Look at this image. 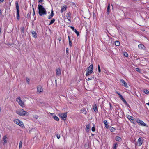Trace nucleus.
Instances as JSON below:
<instances>
[{
	"instance_id": "obj_52",
	"label": "nucleus",
	"mask_w": 149,
	"mask_h": 149,
	"mask_svg": "<svg viewBox=\"0 0 149 149\" xmlns=\"http://www.w3.org/2000/svg\"><path fill=\"white\" fill-rule=\"evenodd\" d=\"M2 14L1 10V9H0V15Z\"/></svg>"
},
{
	"instance_id": "obj_9",
	"label": "nucleus",
	"mask_w": 149,
	"mask_h": 149,
	"mask_svg": "<svg viewBox=\"0 0 149 149\" xmlns=\"http://www.w3.org/2000/svg\"><path fill=\"white\" fill-rule=\"evenodd\" d=\"M50 114L52 115L53 117V118H54L55 120L58 121L59 120V119L58 117L56 116V114L53 113H50Z\"/></svg>"
},
{
	"instance_id": "obj_47",
	"label": "nucleus",
	"mask_w": 149,
	"mask_h": 149,
	"mask_svg": "<svg viewBox=\"0 0 149 149\" xmlns=\"http://www.w3.org/2000/svg\"><path fill=\"white\" fill-rule=\"evenodd\" d=\"M92 79V78H89L87 80L89 81L91 80Z\"/></svg>"
},
{
	"instance_id": "obj_18",
	"label": "nucleus",
	"mask_w": 149,
	"mask_h": 149,
	"mask_svg": "<svg viewBox=\"0 0 149 149\" xmlns=\"http://www.w3.org/2000/svg\"><path fill=\"white\" fill-rule=\"evenodd\" d=\"M31 33L32 34L33 36V37H35V38L36 37H37V34H36V32L35 31H31Z\"/></svg>"
},
{
	"instance_id": "obj_34",
	"label": "nucleus",
	"mask_w": 149,
	"mask_h": 149,
	"mask_svg": "<svg viewBox=\"0 0 149 149\" xmlns=\"http://www.w3.org/2000/svg\"><path fill=\"white\" fill-rule=\"evenodd\" d=\"M17 19H19V10H17Z\"/></svg>"
},
{
	"instance_id": "obj_37",
	"label": "nucleus",
	"mask_w": 149,
	"mask_h": 149,
	"mask_svg": "<svg viewBox=\"0 0 149 149\" xmlns=\"http://www.w3.org/2000/svg\"><path fill=\"white\" fill-rule=\"evenodd\" d=\"M86 128L87 130H88L90 128V126L88 124L86 126Z\"/></svg>"
},
{
	"instance_id": "obj_53",
	"label": "nucleus",
	"mask_w": 149,
	"mask_h": 149,
	"mask_svg": "<svg viewBox=\"0 0 149 149\" xmlns=\"http://www.w3.org/2000/svg\"><path fill=\"white\" fill-rule=\"evenodd\" d=\"M146 104L147 105L149 106V102H148V103H146Z\"/></svg>"
},
{
	"instance_id": "obj_21",
	"label": "nucleus",
	"mask_w": 149,
	"mask_h": 149,
	"mask_svg": "<svg viewBox=\"0 0 149 149\" xmlns=\"http://www.w3.org/2000/svg\"><path fill=\"white\" fill-rule=\"evenodd\" d=\"M104 123L105 125V127L107 128H108V125H107V120H104L103 122Z\"/></svg>"
},
{
	"instance_id": "obj_40",
	"label": "nucleus",
	"mask_w": 149,
	"mask_h": 149,
	"mask_svg": "<svg viewBox=\"0 0 149 149\" xmlns=\"http://www.w3.org/2000/svg\"><path fill=\"white\" fill-rule=\"evenodd\" d=\"M33 117L36 119H37L38 118V116L35 115L33 116Z\"/></svg>"
},
{
	"instance_id": "obj_10",
	"label": "nucleus",
	"mask_w": 149,
	"mask_h": 149,
	"mask_svg": "<svg viewBox=\"0 0 149 149\" xmlns=\"http://www.w3.org/2000/svg\"><path fill=\"white\" fill-rule=\"evenodd\" d=\"M7 135H6L4 136L3 138V144L5 145L7 143Z\"/></svg>"
},
{
	"instance_id": "obj_16",
	"label": "nucleus",
	"mask_w": 149,
	"mask_h": 149,
	"mask_svg": "<svg viewBox=\"0 0 149 149\" xmlns=\"http://www.w3.org/2000/svg\"><path fill=\"white\" fill-rule=\"evenodd\" d=\"M138 47L140 49H145V46L143 45L139 44L138 45Z\"/></svg>"
},
{
	"instance_id": "obj_39",
	"label": "nucleus",
	"mask_w": 149,
	"mask_h": 149,
	"mask_svg": "<svg viewBox=\"0 0 149 149\" xmlns=\"http://www.w3.org/2000/svg\"><path fill=\"white\" fill-rule=\"evenodd\" d=\"M98 70L99 72H101V70H100V67L99 65H98Z\"/></svg>"
},
{
	"instance_id": "obj_6",
	"label": "nucleus",
	"mask_w": 149,
	"mask_h": 149,
	"mask_svg": "<svg viewBox=\"0 0 149 149\" xmlns=\"http://www.w3.org/2000/svg\"><path fill=\"white\" fill-rule=\"evenodd\" d=\"M58 115L61 119L63 120H65L67 117V112L64 113H59Z\"/></svg>"
},
{
	"instance_id": "obj_31",
	"label": "nucleus",
	"mask_w": 149,
	"mask_h": 149,
	"mask_svg": "<svg viewBox=\"0 0 149 149\" xmlns=\"http://www.w3.org/2000/svg\"><path fill=\"white\" fill-rule=\"evenodd\" d=\"M117 147V145L116 144H114L113 146V148L114 149H116Z\"/></svg>"
},
{
	"instance_id": "obj_49",
	"label": "nucleus",
	"mask_w": 149,
	"mask_h": 149,
	"mask_svg": "<svg viewBox=\"0 0 149 149\" xmlns=\"http://www.w3.org/2000/svg\"><path fill=\"white\" fill-rule=\"evenodd\" d=\"M43 0H38L39 2H42Z\"/></svg>"
},
{
	"instance_id": "obj_54",
	"label": "nucleus",
	"mask_w": 149,
	"mask_h": 149,
	"mask_svg": "<svg viewBox=\"0 0 149 149\" xmlns=\"http://www.w3.org/2000/svg\"><path fill=\"white\" fill-rule=\"evenodd\" d=\"M4 0H0V2H3Z\"/></svg>"
},
{
	"instance_id": "obj_35",
	"label": "nucleus",
	"mask_w": 149,
	"mask_h": 149,
	"mask_svg": "<svg viewBox=\"0 0 149 149\" xmlns=\"http://www.w3.org/2000/svg\"><path fill=\"white\" fill-rule=\"evenodd\" d=\"M115 130V128L112 127H111L110 128V130L111 131V132L114 131Z\"/></svg>"
},
{
	"instance_id": "obj_29",
	"label": "nucleus",
	"mask_w": 149,
	"mask_h": 149,
	"mask_svg": "<svg viewBox=\"0 0 149 149\" xmlns=\"http://www.w3.org/2000/svg\"><path fill=\"white\" fill-rule=\"evenodd\" d=\"M16 6V8L17 10H19V5L18 4V3L17 2H16L15 3Z\"/></svg>"
},
{
	"instance_id": "obj_41",
	"label": "nucleus",
	"mask_w": 149,
	"mask_h": 149,
	"mask_svg": "<svg viewBox=\"0 0 149 149\" xmlns=\"http://www.w3.org/2000/svg\"><path fill=\"white\" fill-rule=\"evenodd\" d=\"M91 130L92 131L94 132L95 131V129L94 127H92Z\"/></svg>"
},
{
	"instance_id": "obj_17",
	"label": "nucleus",
	"mask_w": 149,
	"mask_h": 149,
	"mask_svg": "<svg viewBox=\"0 0 149 149\" xmlns=\"http://www.w3.org/2000/svg\"><path fill=\"white\" fill-rule=\"evenodd\" d=\"M54 14L53 12L52 9V11H51V14L48 17V18L49 19H50L52 18L53 17V16H54Z\"/></svg>"
},
{
	"instance_id": "obj_28",
	"label": "nucleus",
	"mask_w": 149,
	"mask_h": 149,
	"mask_svg": "<svg viewBox=\"0 0 149 149\" xmlns=\"http://www.w3.org/2000/svg\"><path fill=\"white\" fill-rule=\"evenodd\" d=\"M143 91L146 94H148L149 93V91L146 89L143 90Z\"/></svg>"
},
{
	"instance_id": "obj_36",
	"label": "nucleus",
	"mask_w": 149,
	"mask_h": 149,
	"mask_svg": "<svg viewBox=\"0 0 149 149\" xmlns=\"http://www.w3.org/2000/svg\"><path fill=\"white\" fill-rule=\"evenodd\" d=\"M74 31L76 33L77 35V36H78L79 34V32L77 31L76 29H75Z\"/></svg>"
},
{
	"instance_id": "obj_42",
	"label": "nucleus",
	"mask_w": 149,
	"mask_h": 149,
	"mask_svg": "<svg viewBox=\"0 0 149 149\" xmlns=\"http://www.w3.org/2000/svg\"><path fill=\"white\" fill-rule=\"evenodd\" d=\"M69 52V49L68 48H67L66 49V53L67 54H68Z\"/></svg>"
},
{
	"instance_id": "obj_46",
	"label": "nucleus",
	"mask_w": 149,
	"mask_h": 149,
	"mask_svg": "<svg viewBox=\"0 0 149 149\" xmlns=\"http://www.w3.org/2000/svg\"><path fill=\"white\" fill-rule=\"evenodd\" d=\"M26 81H27V83L29 84V78H27Z\"/></svg>"
},
{
	"instance_id": "obj_19",
	"label": "nucleus",
	"mask_w": 149,
	"mask_h": 149,
	"mask_svg": "<svg viewBox=\"0 0 149 149\" xmlns=\"http://www.w3.org/2000/svg\"><path fill=\"white\" fill-rule=\"evenodd\" d=\"M138 142L139 144V146H141L142 143V142L141 139L139 138L138 139Z\"/></svg>"
},
{
	"instance_id": "obj_50",
	"label": "nucleus",
	"mask_w": 149,
	"mask_h": 149,
	"mask_svg": "<svg viewBox=\"0 0 149 149\" xmlns=\"http://www.w3.org/2000/svg\"><path fill=\"white\" fill-rule=\"evenodd\" d=\"M58 40L59 41H60L61 40V38L60 37L58 38Z\"/></svg>"
},
{
	"instance_id": "obj_4",
	"label": "nucleus",
	"mask_w": 149,
	"mask_h": 149,
	"mask_svg": "<svg viewBox=\"0 0 149 149\" xmlns=\"http://www.w3.org/2000/svg\"><path fill=\"white\" fill-rule=\"evenodd\" d=\"M16 101L18 102V104L22 108L25 107V104L24 101H22L20 97H18L16 99Z\"/></svg>"
},
{
	"instance_id": "obj_20",
	"label": "nucleus",
	"mask_w": 149,
	"mask_h": 149,
	"mask_svg": "<svg viewBox=\"0 0 149 149\" xmlns=\"http://www.w3.org/2000/svg\"><path fill=\"white\" fill-rule=\"evenodd\" d=\"M110 4H108V6L107 9V13L108 14H109V13L110 12Z\"/></svg>"
},
{
	"instance_id": "obj_38",
	"label": "nucleus",
	"mask_w": 149,
	"mask_h": 149,
	"mask_svg": "<svg viewBox=\"0 0 149 149\" xmlns=\"http://www.w3.org/2000/svg\"><path fill=\"white\" fill-rule=\"evenodd\" d=\"M56 136L58 139H59L60 137V136L59 134H57Z\"/></svg>"
},
{
	"instance_id": "obj_30",
	"label": "nucleus",
	"mask_w": 149,
	"mask_h": 149,
	"mask_svg": "<svg viewBox=\"0 0 149 149\" xmlns=\"http://www.w3.org/2000/svg\"><path fill=\"white\" fill-rule=\"evenodd\" d=\"M21 32H22V35H23L22 34H24V28L23 27L22 28H21Z\"/></svg>"
},
{
	"instance_id": "obj_1",
	"label": "nucleus",
	"mask_w": 149,
	"mask_h": 149,
	"mask_svg": "<svg viewBox=\"0 0 149 149\" xmlns=\"http://www.w3.org/2000/svg\"><path fill=\"white\" fill-rule=\"evenodd\" d=\"M16 112L17 114L19 116H28L29 115V113L28 112L22 109L17 110Z\"/></svg>"
},
{
	"instance_id": "obj_3",
	"label": "nucleus",
	"mask_w": 149,
	"mask_h": 149,
	"mask_svg": "<svg viewBox=\"0 0 149 149\" xmlns=\"http://www.w3.org/2000/svg\"><path fill=\"white\" fill-rule=\"evenodd\" d=\"M93 70V64H91L87 69L86 75L88 76L91 74Z\"/></svg>"
},
{
	"instance_id": "obj_44",
	"label": "nucleus",
	"mask_w": 149,
	"mask_h": 149,
	"mask_svg": "<svg viewBox=\"0 0 149 149\" xmlns=\"http://www.w3.org/2000/svg\"><path fill=\"white\" fill-rule=\"evenodd\" d=\"M32 14L33 16L35 14V12L34 8L33 9V10Z\"/></svg>"
},
{
	"instance_id": "obj_32",
	"label": "nucleus",
	"mask_w": 149,
	"mask_h": 149,
	"mask_svg": "<svg viewBox=\"0 0 149 149\" xmlns=\"http://www.w3.org/2000/svg\"><path fill=\"white\" fill-rule=\"evenodd\" d=\"M22 141H20L19 142V149L21 148L22 147Z\"/></svg>"
},
{
	"instance_id": "obj_11",
	"label": "nucleus",
	"mask_w": 149,
	"mask_h": 149,
	"mask_svg": "<svg viewBox=\"0 0 149 149\" xmlns=\"http://www.w3.org/2000/svg\"><path fill=\"white\" fill-rule=\"evenodd\" d=\"M127 117L128 118V119L131 121V123H134V121L133 117H132L131 116L129 115H127Z\"/></svg>"
},
{
	"instance_id": "obj_24",
	"label": "nucleus",
	"mask_w": 149,
	"mask_h": 149,
	"mask_svg": "<svg viewBox=\"0 0 149 149\" xmlns=\"http://www.w3.org/2000/svg\"><path fill=\"white\" fill-rule=\"evenodd\" d=\"M120 97V99L124 102H126V101L124 100V98L120 94V95L119 96Z\"/></svg>"
},
{
	"instance_id": "obj_43",
	"label": "nucleus",
	"mask_w": 149,
	"mask_h": 149,
	"mask_svg": "<svg viewBox=\"0 0 149 149\" xmlns=\"http://www.w3.org/2000/svg\"><path fill=\"white\" fill-rule=\"evenodd\" d=\"M70 28L73 31H74L76 29H75L74 28L73 26H71Z\"/></svg>"
},
{
	"instance_id": "obj_25",
	"label": "nucleus",
	"mask_w": 149,
	"mask_h": 149,
	"mask_svg": "<svg viewBox=\"0 0 149 149\" xmlns=\"http://www.w3.org/2000/svg\"><path fill=\"white\" fill-rule=\"evenodd\" d=\"M115 45L116 46H118L119 45L120 43L119 41H116L115 42Z\"/></svg>"
},
{
	"instance_id": "obj_7",
	"label": "nucleus",
	"mask_w": 149,
	"mask_h": 149,
	"mask_svg": "<svg viewBox=\"0 0 149 149\" xmlns=\"http://www.w3.org/2000/svg\"><path fill=\"white\" fill-rule=\"evenodd\" d=\"M136 121L138 123L139 125L143 126H146V124L141 120L139 119H137L136 120Z\"/></svg>"
},
{
	"instance_id": "obj_15",
	"label": "nucleus",
	"mask_w": 149,
	"mask_h": 149,
	"mask_svg": "<svg viewBox=\"0 0 149 149\" xmlns=\"http://www.w3.org/2000/svg\"><path fill=\"white\" fill-rule=\"evenodd\" d=\"M56 74L57 75H59L61 74V71L60 69L59 68L57 69L56 70Z\"/></svg>"
},
{
	"instance_id": "obj_5",
	"label": "nucleus",
	"mask_w": 149,
	"mask_h": 149,
	"mask_svg": "<svg viewBox=\"0 0 149 149\" xmlns=\"http://www.w3.org/2000/svg\"><path fill=\"white\" fill-rule=\"evenodd\" d=\"M14 122L16 124L22 127H24V125L23 122L17 119H16L14 120Z\"/></svg>"
},
{
	"instance_id": "obj_33",
	"label": "nucleus",
	"mask_w": 149,
	"mask_h": 149,
	"mask_svg": "<svg viewBox=\"0 0 149 149\" xmlns=\"http://www.w3.org/2000/svg\"><path fill=\"white\" fill-rule=\"evenodd\" d=\"M123 54L126 57H127L128 56V54L126 52H124Z\"/></svg>"
},
{
	"instance_id": "obj_51",
	"label": "nucleus",
	"mask_w": 149,
	"mask_h": 149,
	"mask_svg": "<svg viewBox=\"0 0 149 149\" xmlns=\"http://www.w3.org/2000/svg\"><path fill=\"white\" fill-rule=\"evenodd\" d=\"M27 17H30V15H29V13L28 14H27Z\"/></svg>"
},
{
	"instance_id": "obj_14",
	"label": "nucleus",
	"mask_w": 149,
	"mask_h": 149,
	"mask_svg": "<svg viewBox=\"0 0 149 149\" xmlns=\"http://www.w3.org/2000/svg\"><path fill=\"white\" fill-rule=\"evenodd\" d=\"M67 8L66 6L65 5L63 6H62L61 9V13H63L64 11H65Z\"/></svg>"
},
{
	"instance_id": "obj_13",
	"label": "nucleus",
	"mask_w": 149,
	"mask_h": 149,
	"mask_svg": "<svg viewBox=\"0 0 149 149\" xmlns=\"http://www.w3.org/2000/svg\"><path fill=\"white\" fill-rule=\"evenodd\" d=\"M71 14L70 13H68L66 14V17L68 20L70 22L71 21Z\"/></svg>"
},
{
	"instance_id": "obj_27",
	"label": "nucleus",
	"mask_w": 149,
	"mask_h": 149,
	"mask_svg": "<svg viewBox=\"0 0 149 149\" xmlns=\"http://www.w3.org/2000/svg\"><path fill=\"white\" fill-rule=\"evenodd\" d=\"M68 39H69V45L71 47L72 46V42L70 40V38L69 36H68Z\"/></svg>"
},
{
	"instance_id": "obj_48",
	"label": "nucleus",
	"mask_w": 149,
	"mask_h": 149,
	"mask_svg": "<svg viewBox=\"0 0 149 149\" xmlns=\"http://www.w3.org/2000/svg\"><path fill=\"white\" fill-rule=\"evenodd\" d=\"M116 93H117L118 95L119 96L120 94L117 91H116Z\"/></svg>"
},
{
	"instance_id": "obj_23",
	"label": "nucleus",
	"mask_w": 149,
	"mask_h": 149,
	"mask_svg": "<svg viewBox=\"0 0 149 149\" xmlns=\"http://www.w3.org/2000/svg\"><path fill=\"white\" fill-rule=\"evenodd\" d=\"M93 109L96 112L97 111V105L96 104H95L93 106Z\"/></svg>"
},
{
	"instance_id": "obj_26",
	"label": "nucleus",
	"mask_w": 149,
	"mask_h": 149,
	"mask_svg": "<svg viewBox=\"0 0 149 149\" xmlns=\"http://www.w3.org/2000/svg\"><path fill=\"white\" fill-rule=\"evenodd\" d=\"M55 19L53 18L50 21V23L49 24V25H50L51 24H52L55 21Z\"/></svg>"
},
{
	"instance_id": "obj_8",
	"label": "nucleus",
	"mask_w": 149,
	"mask_h": 149,
	"mask_svg": "<svg viewBox=\"0 0 149 149\" xmlns=\"http://www.w3.org/2000/svg\"><path fill=\"white\" fill-rule=\"evenodd\" d=\"M37 90L38 93L40 94L43 91L42 86L40 85L38 86L37 87Z\"/></svg>"
},
{
	"instance_id": "obj_22",
	"label": "nucleus",
	"mask_w": 149,
	"mask_h": 149,
	"mask_svg": "<svg viewBox=\"0 0 149 149\" xmlns=\"http://www.w3.org/2000/svg\"><path fill=\"white\" fill-rule=\"evenodd\" d=\"M116 139L117 141H121V138L119 136H116Z\"/></svg>"
},
{
	"instance_id": "obj_12",
	"label": "nucleus",
	"mask_w": 149,
	"mask_h": 149,
	"mask_svg": "<svg viewBox=\"0 0 149 149\" xmlns=\"http://www.w3.org/2000/svg\"><path fill=\"white\" fill-rule=\"evenodd\" d=\"M120 81L123 84L122 85H124L125 87L126 88L128 87L127 84L126 83L125 81L122 79H120Z\"/></svg>"
},
{
	"instance_id": "obj_45",
	"label": "nucleus",
	"mask_w": 149,
	"mask_h": 149,
	"mask_svg": "<svg viewBox=\"0 0 149 149\" xmlns=\"http://www.w3.org/2000/svg\"><path fill=\"white\" fill-rule=\"evenodd\" d=\"M136 70L137 71H138V72H140V70L139 68H136Z\"/></svg>"
},
{
	"instance_id": "obj_2",
	"label": "nucleus",
	"mask_w": 149,
	"mask_h": 149,
	"mask_svg": "<svg viewBox=\"0 0 149 149\" xmlns=\"http://www.w3.org/2000/svg\"><path fill=\"white\" fill-rule=\"evenodd\" d=\"M39 14L40 16H42L43 15L47 14L45 9L41 5H38Z\"/></svg>"
}]
</instances>
